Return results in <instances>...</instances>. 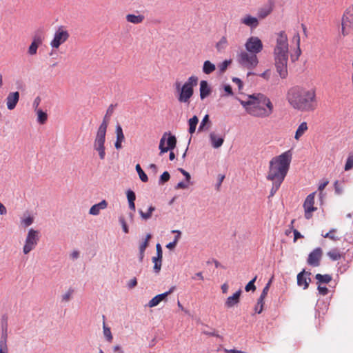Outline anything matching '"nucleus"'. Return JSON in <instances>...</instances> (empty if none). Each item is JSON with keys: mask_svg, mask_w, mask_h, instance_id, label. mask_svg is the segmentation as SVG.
<instances>
[{"mask_svg": "<svg viewBox=\"0 0 353 353\" xmlns=\"http://www.w3.org/2000/svg\"><path fill=\"white\" fill-rule=\"evenodd\" d=\"M33 223L34 216L29 212H25L20 217V224L23 228H28Z\"/></svg>", "mask_w": 353, "mask_h": 353, "instance_id": "obj_26", "label": "nucleus"}, {"mask_svg": "<svg viewBox=\"0 0 353 353\" xmlns=\"http://www.w3.org/2000/svg\"><path fill=\"white\" fill-rule=\"evenodd\" d=\"M114 105L113 104H111L107 111H106V113L103 119V121H102V123L100 124L98 130H101V128H103V131H106L107 132V128H108V123H109V121L110 119V117L111 115L112 114L113 112H114Z\"/></svg>", "mask_w": 353, "mask_h": 353, "instance_id": "obj_21", "label": "nucleus"}, {"mask_svg": "<svg viewBox=\"0 0 353 353\" xmlns=\"http://www.w3.org/2000/svg\"><path fill=\"white\" fill-rule=\"evenodd\" d=\"M271 181L272 182V187L270 190L269 197H272L276 194V192H277V190H279V188H280L281 185L283 183V182H279L277 181Z\"/></svg>", "mask_w": 353, "mask_h": 353, "instance_id": "obj_42", "label": "nucleus"}, {"mask_svg": "<svg viewBox=\"0 0 353 353\" xmlns=\"http://www.w3.org/2000/svg\"><path fill=\"white\" fill-rule=\"evenodd\" d=\"M176 144V139L175 136L172 135L170 133L165 132L160 139L159 150L160 155L167 152L169 150H173Z\"/></svg>", "mask_w": 353, "mask_h": 353, "instance_id": "obj_9", "label": "nucleus"}, {"mask_svg": "<svg viewBox=\"0 0 353 353\" xmlns=\"http://www.w3.org/2000/svg\"><path fill=\"white\" fill-rule=\"evenodd\" d=\"M353 168V155H350L346 161L345 165V170L348 171L351 170Z\"/></svg>", "mask_w": 353, "mask_h": 353, "instance_id": "obj_49", "label": "nucleus"}, {"mask_svg": "<svg viewBox=\"0 0 353 353\" xmlns=\"http://www.w3.org/2000/svg\"><path fill=\"white\" fill-rule=\"evenodd\" d=\"M223 88H224L225 92H226V95H230V96L233 95L232 89L230 85H225Z\"/></svg>", "mask_w": 353, "mask_h": 353, "instance_id": "obj_62", "label": "nucleus"}, {"mask_svg": "<svg viewBox=\"0 0 353 353\" xmlns=\"http://www.w3.org/2000/svg\"><path fill=\"white\" fill-rule=\"evenodd\" d=\"M241 294V290H239L233 295L228 297L225 305L226 307L230 308L237 305L239 303L240 296Z\"/></svg>", "mask_w": 353, "mask_h": 353, "instance_id": "obj_23", "label": "nucleus"}, {"mask_svg": "<svg viewBox=\"0 0 353 353\" xmlns=\"http://www.w3.org/2000/svg\"><path fill=\"white\" fill-rule=\"evenodd\" d=\"M310 274V272H305L304 270L299 273L297 275V285L306 290L308 288L309 283L311 281Z\"/></svg>", "mask_w": 353, "mask_h": 353, "instance_id": "obj_18", "label": "nucleus"}, {"mask_svg": "<svg viewBox=\"0 0 353 353\" xmlns=\"http://www.w3.org/2000/svg\"><path fill=\"white\" fill-rule=\"evenodd\" d=\"M1 331H8V316L4 314L1 317Z\"/></svg>", "mask_w": 353, "mask_h": 353, "instance_id": "obj_41", "label": "nucleus"}, {"mask_svg": "<svg viewBox=\"0 0 353 353\" xmlns=\"http://www.w3.org/2000/svg\"><path fill=\"white\" fill-rule=\"evenodd\" d=\"M39 240V232L33 228L29 229L23 246V253L26 255L34 250L37 246Z\"/></svg>", "mask_w": 353, "mask_h": 353, "instance_id": "obj_6", "label": "nucleus"}, {"mask_svg": "<svg viewBox=\"0 0 353 353\" xmlns=\"http://www.w3.org/2000/svg\"><path fill=\"white\" fill-rule=\"evenodd\" d=\"M292 153L288 150L273 157L269 163V170L266 176L269 181L283 182L290 169Z\"/></svg>", "mask_w": 353, "mask_h": 353, "instance_id": "obj_4", "label": "nucleus"}, {"mask_svg": "<svg viewBox=\"0 0 353 353\" xmlns=\"http://www.w3.org/2000/svg\"><path fill=\"white\" fill-rule=\"evenodd\" d=\"M80 256V252L78 250H73L70 254V257L72 259V260H76Z\"/></svg>", "mask_w": 353, "mask_h": 353, "instance_id": "obj_61", "label": "nucleus"}, {"mask_svg": "<svg viewBox=\"0 0 353 353\" xmlns=\"http://www.w3.org/2000/svg\"><path fill=\"white\" fill-rule=\"evenodd\" d=\"M199 92L201 100H203L211 94L212 88L207 81L202 80L200 81Z\"/></svg>", "mask_w": 353, "mask_h": 353, "instance_id": "obj_22", "label": "nucleus"}, {"mask_svg": "<svg viewBox=\"0 0 353 353\" xmlns=\"http://www.w3.org/2000/svg\"><path fill=\"white\" fill-rule=\"evenodd\" d=\"M327 256L331 259L332 261H337L341 258V254L339 252V251L334 248L331 250H330L327 252Z\"/></svg>", "mask_w": 353, "mask_h": 353, "instance_id": "obj_38", "label": "nucleus"}, {"mask_svg": "<svg viewBox=\"0 0 353 353\" xmlns=\"http://www.w3.org/2000/svg\"><path fill=\"white\" fill-rule=\"evenodd\" d=\"M105 136L106 131H103L102 128L101 130H97L93 143V149L98 153L99 157L101 160H104L105 158Z\"/></svg>", "mask_w": 353, "mask_h": 353, "instance_id": "obj_7", "label": "nucleus"}, {"mask_svg": "<svg viewBox=\"0 0 353 353\" xmlns=\"http://www.w3.org/2000/svg\"><path fill=\"white\" fill-rule=\"evenodd\" d=\"M314 192L310 194L306 197L305 202L303 203V208L305 210V217L307 219H310L312 216V212L316 210V208L314 207Z\"/></svg>", "mask_w": 353, "mask_h": 353, "instance_id": "obj_13", "label": "nucleus"}, {"mask_svg": "<svg viewBox=\"0 0 353 353\" xmlns=\"http://www.w3.org/2000/svg\"><path fill=\"white\" fill-rule=\"evenodd\" d=\"M137 285V280L136 278H133L131 279L127 284V286L129 289H132L136 287Z\"/></svg>", "mask_w": 353, "mask_h": 353, "instance_id": "obj_60", "label": "nucleus"}, {"mask_svg": "<svg viewBox=\"0 0 353 353\" xmlns=\"http://www.w3.org/2000/svg\"><path fill=\"white\" fill-rule=\"evenodd\" d=\"M37 114V122L40 124H43L46 122L48 119V114L46 112L43 111L41 109L36 111Z\"/></svg>", "mask_w": 353, "mask_h": 353, "instance_id": "obj_36", "label": "nucleus"}, {"mask_svg": "<svg viewBox=\"0 0 353 353\" xmlns=\"http://www.w3.org/2000/svg\"><path fill=\"white\" fill-rule=\"evenodd\" d=\"M125 19L128 23H131L133 24H139L144 21L145 17L141 14H128L125 16Z\"/></svg>", "mask_w": 353, "mask_h": 353, "instance_id": "obj_27", "label": "nucleus"}, {"mask_svg": "<svg viewBox=\"0 0 353 353\" xmlns=\"http://www.w3.org/2000/svg\"><path fill=\"white\" fill-rule=\"evenodd\" d=\"M240 22L241 23L250 27L251 29H255L259 26L258 19L255 17L251 16L250 14H245L244 17H241Z\"/></svg>", "mask_w": 353, "mask_h": 353, "instance_id": "obj_20", "label": "nucleus"}, {"mask_svg": "<svg viewBox=\"0 0 353 353\" xmlns=\"http://www.w3.org/2000/svg\"><path fill=\"white\" fill-rule=\"evenodd\" d=\"M188 187V184L185 182L181 181L177 183L175 188L176 189H185Z\"/></svg>", "mask_w": 353, "mask_h": 353, "instance_id": "obj_63", "label": "nucleus"}, {"mask_svg": "<svg viewBox=\"0 0 353 353\" xmlns=\"http://www.w3.org/2000/svg\"><path fill=\"white\" fill-rule=\"evenodd\" d=\"M264 299H265V298L262 297L261 296H260L259 299H258L257 304L260 305V308H259V310L258 311V314L261 313L262 311H263V304H264Z\"/></svg>", "mask_w": 353, "mask_h": 353, "instance_id": "obj_58", "label": "nucleus"}, {"mask_svg": "<svg viewBox=\"0 0 353 353\" xmlns=\"http://www.w3.org/2000/svg\"><path fill=\"white\" fill-rule=\"evenodd\" d=\"M232 81L234 83H236L238 85L239 89L241 90L243 87V83L241 80L239 78L237 77H233Z\"/></svg>", "mask_w": 353, "mask_h": 353, "instance_id": "obj_64", "label": "nucleus"}, {"mask_svg": "<svg viewBox=\"0 0 353 353\" xmlns=\"http://www.w3.org/2000/svg\"><path fill=\"white\" fill-rule=\"evenodd\" d=\"M170 176L169 172H167V171H165L161 175L159 183H164L167 182L170 179Z\"/></svg>", "mask_w": 353, "mask_h": 353, "instance_id": "obj_53", "label": "nucleus"}, {"mask_svg": "<svg viewBox=\"0 0 353 353\" xmlns=\"http://www.w3.org/2000/svg\"><path fill=\"white\" fill-rule=\"evenodd\" d=\"M8 331H1L0 339V349H8L7 347Z\"/></svg>", "mask_w": 353, "mask_h": 353, "instance_id": "obj_39", "label": "nucleus"}, {"mask_svg": "<svg viewBox=\"0 0 353 353\" xmlns=\"http://www.w3.org/2000/svg\"><path fill=\"white\" fill-rule=\"evenodd\" d=\"M256 276H254L253 279H252L246 285L245 288V290L246 292H249L250 290L254 291L256 290V287L254 285V282L256 280Z\"/></svg>", "mask_w": 353, "mask_h": 353, "instance_id": "obj_48", "label": "nucleus"}, {"mask_svg": "<svg viewBox=\"0 0 353 353\" xmlns=\"http://www.w3.org/2000/svg\"><path fill=\"white\" fill-rule=\"evenodd\" d=\"M175 290V287L172 286L168 291L158 294L153 297L148 303L149 307H154L158 305L161 301L166 299L167 296Z\"/></svg>", "mask_w": 353, "mask_h": 353, "instance_id": "obj_16", "label": "nucleus"}, {"mask_svg": "<svg viewBox=\"0 0 353 353\" xmlns=\"http://www.w3.org/2000/svg\"><path fill=\"white\" fill-rule=\"evenodd\" d=\"M272 281V278L270 279V280L268 282V283L263 288V291H262V292H261L260 296H261L262 297L265 298V296H267L268 292L269 291V289H270Z\"/></svg>", "mask_w": 353, "mask_h": 353, "instance_id": "obj_54", "label": "nucleus"}, {"mask_svg": "<svg viewBox=\"0 0 353 353\" xmlns=\"http://www.w3.org/2000/svg\"><path fill=\"white\" fill-rule=\"evenodd\" d=\"M336 231V229H332L329 231V232H327L326 234L322 233L321 235L324 238H328L330 239H332L333 241H338L339 240V238L334 234Z\"/></svg>", "mask_w": 353, "mask_h": 353, "instance_id": "obj_46", "label": "nucleus"}, {"mask_svg": "<svg viewBox=\"0 0 353 353\" xmlns=\"http://www.w3.org/2000/svg\"><path fill=\"white\" fill-rule=\"evenodd\" d=\"M321 256V248H316L309 254L307 262L311 266L318 267L320 265Z\"/></svg>", "mask_w": 353, "mask_h": 353, "instance_id": "obj_15", "label": "nucleus"}, {"mask_svg": "<svg viewBox=\"0 0 353 353\" xmlns=\"http://www.w3.org/2000/svg\"><path fill=\"white\" fill-rule=\"evenodd\" d=\"M198 80L197 77L192 75L188 79L183 85H187L188 88H193L197 85Z\"/></svg>", "mask_w": 353, "mask_h": 353, "instance_id": "obj_37", "label": "nucleus"}, {"mask_svg": "<svg viewBox=\"0 0 353 353\" xmlns=\"http://www.w3.org/2000/svg\"><path fill=\"white\" fill-rule=\"evenodd\" d=\"M286 97L290 105L301 112H314L318 107L315 88L294 86L288 91Z\"/></svg>", "mask_w": 353, "mask_h": 353, "instance_id": "obj_1", "label": "nucleus"}, {"mask_svg": "<svg viewBox=\"0 0 353 353\" xmlns=\"http://www.w3.org/2000/svg\"><path fill=\"white\" fill-rule=\"evenodd\" d=\"M209 138L212 147L217 149L223 145L225 139V135L218 134L214 132H212L210 133Z\"/></svg>", "mask_w": 353, "mask_h": 353, "instance_id": "obj_19", "label": "nucleus"}, {"mask_svg": "<svg viewBox=\"0 0 353 353\" xmlns=\"http://www.w3.org/2000/svg\"><path fill=\"white\" fill-rule=\"evenodd\" d=\"M119 221L122 226L123 231L124 233L128 234L129 232V228L126 223V221L123 216H119Z\"/></svg>", "mask_w": 353, "mask_h": 353, "instance_id": "obj_50", "label": "nucleus"}, {"mask_svg": "<svg viewBox=\"0 0 353 353\" xmlns=\"http://www.w3.org/2000/svg\"><path fill=\"white\" fill-rule=\"evenodd\" d=\"M307 123L305 121L302 122L295 132L294 139L299 141L301 137L307 131Z\"/></svg>", "mask_w": 353, "mask_h": 353, "instance_id": "obj_29", "label": "nucleus"}, {"mask_svg": "<svg viewBox=\"0 0 353 353\" xmlns=\"http://www.w3.org/2000/svg\"><path fill=\"white\" fill-rule=\"evenodd\" d=\"M103 335L105 337L106 340L108 341V342H111L112 341V333H111V330H110V328L107 327L105 325V323H103Z\"/></svg>", "mask_w": 353, "mask_h": 353, "instance_id": "obj_44", "label": "nucleus"}, {"mask_svg": "<svg viewBox=\"0 0 353 353\" xmlns=\"http://www.w3.org/2000/svg\"><path fill=\"white\" fill-rule=\"evenodd\" d=\"M315 279L318 281V283H328L332 281V276L330 274H316Z\"/></svg>", "mask_w": 353, "mask_h": 353, "instance_id": "obj_35", "label": "nucleus"}, {"mask_svg": "<svg viewBox=\"0 0 353 353\" xmlns=\"http://www.w3.org/2000/svg\"><path fill=\"white\" fill-rule=\"evenodd\" d=\"M156 250H157V255L155 256L162 259L163 258V252H162V248H161V245H160V243H157L156 245Z\"/></svg>", "mask_w": 353, "mask_h": 353, "instance_id": "obj_59", "label": "nucleus"}, {"mask_svg": "<svg viewBox=\"0 0 353 353\" xmlns=\"http://www.w3.org/2000/svg\"><path fill=\"white\" fill-rule=\"evenodd\" d=\"M272 10V5L270 4V5L265 6L259 10L258 16L261 19H264L265 17H266L268 15H269L270 14Z\"/></svg>", "mask_w": 353, "mask_h": 353, "instance_id": "obj_32", "label": "nucleus"}, {"mask_svg": "<svg viewBox=\"0 0 353 353\" xmlns=\"http://www.w3.org/2000/svg\"><path fill=\"white\" fill-rule=\"evenodd\" d=\"M45 37L41 32H36L33 37L32 41L28 49V53L30 56L35 55L37 52L38 48L43 43Z\"/></svg>", "mask_w": 353, "mask_h": 353, "instance_id": "obj_12", "label": "nucleus"}, {"mask_svg": "<svg viewBox=\"0 0 353 353\" xmlns=\"http://www.w3.org/2000/svg\"><path fill=\"white\" fill-rule=\"evenodd\" d=\"M194 93V89L187 87V85H183L179 92L178 101L180 103H190V99L192 97Z\"/></svg>", "mask_w": 353, "mask_h": 353, "instance_id": "obj_14", "label": "nucleus"}, {"mask_svg": "<svg viewBox=\"0 0 353 353\" xmlns=\"http://www.w3.org/2000/svg\"><path fill=\"white\" fill-rule=\"evenodd\" d=\"M74 292L73 289L70 288L64 294L62 295V301L68 302L70 300L72 295Z\"/></svg>", "mask_w": 353, "mask_h": 353, "instance_id": "obj_47", "label": "nucleus"}, {"mask_svg": "<svg viewBox=\"0 0 353 353\" xmlns=\"http://www.w3.org/2000/svg\"><path fill=\"white\" fill-rule=\"evenodd\" d=\"M245 50L254 53L257 55L263 48L261 40L255 36L250 37L245 43Z\"/></svg>", "mask_w": 353, "mask_h": 353, "instance_id": "obj_10", "label": "nucleus"}, {"mask_svg": "<svg viewBox=\"0 0 353 353\" xmlns=\"http://www.w3.org/2000/svg\"><path fill=\"white\" fill-rule=\"evenodd\" d=\"M317 290L319 291V293L322 296H325L328 294V289L325 286H321V285H318Z\"/></svg>", "mask_w": 353, "mask_h": 353, "instance_id": "obj_56", "label": "nucleus"}, {"mask_svg": "<svg viewBox=\"0 0 353 353\" xmlns=\"http://www.w3.org/2000/svg\"><path fill=\"white\" fill-rule=\"evenodd\" d=\"M232 61L230 59L229 60H225L223 62L220 63L218 65V69L219 70V72L221 74L225 72V71L227 70L228 67L230 65Z\"/></svg>", "mask_w": 353, "mask_h": 353, "instance_id": "obj_43", "label": "nucleus"}, {"mask_svg": "<svg viewBox=\"0 0 353 353\" xmlns=\"http://www.w3.org/2000/svg\"><path fill=\"white\" fill-rule=\"evenodd\" d=\"M207 123H210V119H209V116H208V114H205V115L204 116V117L203 118V119H202V121H201V123H200V125H199V127L198 131H199V132H201V131H203V129H204V127H205V124H206Z\"/></svg>", "mask_w": 353, "mask_h": 353, "instance_id": "obj_51", "label": "nucleus"}, {"mask_svg": "<svg viewBox=\"0 0 353 353\" xmlns=\"http://www.w3.org/2000/svg\"><path fill=\"white\" fill-rule=\"evenodd\" d=\"M246 112L254 117H268L272 112L274 106L270 99L263 94L248 95L247 100L238 99Z\"/></svg>", "mask_w": 353, "mask_h": 353, "instance_id": "obj_2", "label": "nucleus"}, {"mask_svg": "<svg viewBox=\"0 0 353 353\" xmlns=\"http://www.w3.org/2000/svg\"><path fill=\"white\" fill-rule=\"evenodd\" d=\"M216 70V66L211 61H205L203 65L202 71L205 74H210Z\"/></svg>", "mask_w": 353, "mask_h": 353, "instance_id": "obj_31", "label": "nucleus"}, {"mask_svg": "<svg viewBox=\"0 0 353 353\" xmlns=\"http://www.w3.org/2000/svg\"><path fill=\"white\" fill-rule=\"evenodd\" d=\"M41 98L39 97H37L34 99V100L33 101V103H32V107H33V108L34 109L35 111H37L38 110H39L38 108V107H39V104L41 103Z\"/></svg>", "mask_w": 353, "mask_h": 353, "instance_id": "obj_57", "label": "nucleus"}, {"mask_svg": "<svg viewBox=\"0 0 353 353\" xmlns=\"http://www.w3.org/2000/svg\"><path fill=\"white\" fill-rule=\"evenodd\" d=\"M19 101V92L16 91V92H10L6 99L7 108L9 110H14L17 104L18 103Z\"/></svg>", "mask_w": 353, "mask_h": 353, "instance_id": "obj_17", "label": "nucleus"}, {"mask_svg": "<svg viewBox=\"0 0 353 353\" xmlns=\"http://www.w3.org/2000/svg\"><path fill=\"white\" fill-rule=\"evenodd\" d=\"M126 196L128 202H134L136 199V195L132 190H128L126 192Z\"/></svg>", "mask_w": 353, "mask_h": 353, "instance_id": "obj_52", "label": "nucleus"}, {"mask_svg": "<svg viewBox=\"0 0 353 353\" xmlns=\"http://www.w3.org/2000/svg\"><path fill=\"white\" fill-rule=\"evenodd\" d=\"M136 170L139 174L140 179L143 182H147L148 181L147 174L143 172L139 164H137L136 165Z\"/></svg>", "mask_w": 353, "mask_h": 353, "instance_id": "obj_40", "label": "nucleus"}, {"mask_svg": "<svg viewBox=\"0 0 353 353\" xmlns=\"http://www.w3.org/2000/svg\"><path fill=\"white\" fill-rule=\"evenodd\" d=\"M139 213L141 217V219L144 221H147L152 217V214H150L148 211L146 212H143L142 210H139Z\"/></svg>", "mask_w": 353, "mask_h": 353, "instance_id": "obj_55", "label": "nucleus"}, {"mask_svg": "<svg viewBox=\"0 0 353 353\" xmlns=\"http://www.w3.org/2000/svg\"><path fill=\"white\" fill-rule=\"evenodd\" d=\"M237 61L248 70L255 68L259 63L257 55L247 50H242L237 54Z\"/></svg>", "mask_w": 353, "mask_h": 353, "instance_id": "obj_5", "label": "nucleus"}, {"mask_svg": "<svg viewBox=\"0 0 353 353\" xmlns=\"http://www.w3.org/2000/svg\"><path fill=\"white\" fill-rule=\"evenodd\" d=\"M353 30V8H348L344 13L342 19V33L347 34Z\"/></svg>", "mask_w": 353, "mask_h": 353, "instance_id": "obj_11", "label": "nucleus"}, {"mask_svg": "<svg viewBox=\"0 0 353 353\" xmlns=\"http://www.w3.org/2000/svg\"><path fill=\"white\" fill-rule=\"evenodd\" d=\"M152 261L154 263L153 270L155 274H159L161 269L162 259L157 256H153Z\"/></svg>", "mask_w": 353, "mask_h": 353, "instance_id": "obj_34", "label": "nucleus"}, {"mask_svg": "<svg viewBox=\"0 0 353 353\" xmlns=\"http://www.w3.org/2000/svg\"><path fill=\"white\" fill-rule=\"evenodd\" d=\"M116 135L117 139L114 143V147L116 149L119 150L122 148V142L125 139V137L123 132L122 128L120 125L116 126Z\"/></svg>", "mask_w": 353, "mask_h": 353, "instance_id": "obj_25", "label": "nucleus"}, {"mask_svg": "<svg viewBox=\"0 0 353 353\" xmlns=\"http://www.w3.org/2000/svg\"><path fill=\"white\" fill-rule=\"evenodd\" d=\"M198 122H199V119L195 115L189 119V121H188V125H189L188 132H189V133L192 134L193 133L195 132Z\"/></svg>", "mask_w": 353, "mask_h": 353, "instance_id": "obj_33", "label": "nucleus"}, {"mask_svg": "<svg viewBox=\"0 0 353 353\" xmlns=\"http://www.w3.org/2000/svg\"><path fill=\"white\" fill-rule=\"evenodd\" d=\"M70 37L69 32L66 28L61 26L55 30L53 39L50 43L52 48L57 49L61 45L64 43Z\"/></svg>", "mask_w": 353, "mask_h": 353, "instance_id": "obj_8", "label": "nucleus"}, {"mask_svg": "<svg viewBox=\"0 0 353 353\" xmlns=\"http://www.w3.org/2000/svg\"><path fill=\"white\" fill-rule=\"evenodd\" d=\"M293 41L296 44V50L295 51L294 54L291 55V60L292 62H295L298 60L299 56L301 55V51L300 49V36L299 33H296L293 37Z\"/></svg>", "mask_w": 353, "mask_h": 353, "instance_id": "obj_28", "label": "nucleus"}, {"mask_svg": "<svg viewBox=\"0 0 353 353\" xmlns=\"http://www.w3.org/2000/svg\"><path fill=\"white\" fill-rule=\"evenodd\" d=\"M228 46V39L225 36H223L220 40L216 43V49L219 52H223Z\"/></svg>", "mask_w": 353, "mask_h": 353, "instance_id": "obj_30", "label": "nucleus"}, {"mask_svg": "<svg viewBox=\"0 0 353 353\" xmlns=\"http://www.w3.org/2000/svg\"><path fill=\"white\" fill-rule=\"evenodd\" d=\"M151 237H152V236L150 234H148L145 236L144 241L139 245V251H142V252L145 251V249L148 246V243H149V241L151 239Z\"/></svg>", "mask_w": 353, "mask_h": 353, "instance_id": "obj_45", "label": "nucleus"}, {"mask_svg": "<svg viewBox=\"0 0 353 353\" xmlns=\"http://www.w3.org/2000/svg\"><path fill=\"white\" fill-rule=\"evenodd\" d=\"M108 207V202L105 200H102L101 202L93 205L90 210L89 214L93 216H97L100 214V211L105 209Z\"/></svg>", "mask_w": 353, "mask_h": 353, "instance_id": "obj_24", "label": "nucleus"}, {"mask_svg": "<svg viewBox=\"0 0 353 353\" xmlns=\"http://www.w3.org/2000/svg\"><path fill=\"white\" fill-rule=\"evenodd\" d=\"M289 57L288 39L285 31L276 34L274 48V58L276 72L282 79L288 76V61Z\"/></svg>", "mask_w": 353, "mask_h": 353, "instance_id": "obj_3", "label": "nucleus"}]
</instances>
